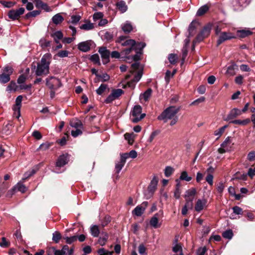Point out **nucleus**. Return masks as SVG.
<instances>
[{
  "mask_svg": "<svg viewBox=\"0 0 255 255\" xmlns=\"http://www.w3.org/2000/svg\"><path fill=\"white\" fill-rule=\"evenodd\" d=\"M52 56L50 53L45 54L42 57L40 62L37 64L35 74L37 76L47 75L49 73V64L51 61Z\"/></svg>",
  "mask_w": 255,
  "mask_h": 255,
  "instance_id": "obj_1",
  "label": "nucleus"
},
{
  "mask_svg": "<svg viewBox=\"0 0 255 255\" xmlns=\"http://www.w3.org/2000/svg\"><path fill=\"white\" fill-rule=\"evenodd\" d=\"M178 111L179 109L174 106L169 107L158 117V119L162 120L164 123H166L168 120L177 117L176 114Z\"/></svg>",
  "mask_w": 255,
  "mask_h": 255,
  "instance_id": "obj_2",
  "label": "nucleus"
},
{
  "mask_svg": "<svg viewBox=\"0 0 255 255\" xmlns=\"http://www.w3.org/2000/svg\"><path fill=\"white\" fill-rule=\"evenodd\" d=\"M142 108L139 105H136L133 108L131 112L130 120L133 123H136L143 119L145 116V114H141Z\"/></svg>",
  "mask_w": 255,
  "mask_h": 255,
  "instance_id": "obj_3",
  "label": "nucleus"
},
{
  "mask_svg": "<svg viewBox=\"0 0 255 255\" xmlns=\"http://www.w3.org/2000/svg\"><path fill=\"white\" fill-rule=\"evenodd\" d=\"M234 143L230 137H227L223 142L221 144V146L218 148V151L220 154H223L226 152H230L233 150Z\"/></svg>",
  "mask_w": 255,
  "mask_h": 255,
  "instance_id": "obj_4",
  "label": "nucleus"
},
{
  "mask_svg": "<svg viewBox=\"0 0 255 255\" xmlns=\"http://www.w3.org/2000/svg\"><path fill=\"white\" fill-rule=\"evenodd\" d=\"M123 93V90L121 89H114L105 100V102L107 104L111 103L115 99L119 98Z\"/></svg>",
  "mask_w": 255,
  "mask_h": 255,
  "instance_id": "obj_5",
  "label": "nucleus"
},
{
  "mask_svg": "<svg viewBox=\"0 0 255 255\" xmlns=\"http://www.w3.org/2000/svg\"><path fill=\"white\" fill-rule=\"evenodd\" d=\"M24 11L25 9L23 7H20L17 9H12L8 12V16L12 20L18 19L20 16L24 13Z\"/></svg>",
  "mask_w": 255,
  "mask_h": 255,
  "instance_id": "obj_6",
  "label": "nucleus"
},
{
  "mask_svg": "<svg viewBox=\"0 0 255 255\" xmlns=\"http://www.w3.org/2000/svg\"><path fill=\"white\" fill-rule=\"evenodd\" d=\"M234 38H235V36L231 32H221L218 36V39L217 42V45L219 46L226 40H230Z\"/></svg>",
  "mask_w": 255,
  "mask_h": 255,
  "instance_id": "obj_7",
  "label": "nucleus"
},
{
  "mask_svg": "<svg viewBox=\"0 0 255 255\" xmlns=\"http://www.w3.org/2000/svg\"><path fill=\"white\" fill-rule=\"evenodd\" d=\"M46 85L50 89H55L60 87L61 82L58 79L51 77L47 79Z\"/></svg>",
  "mask_w": 255,
  "mask_h": 255,
  "instance_id": "obj_8",
  "label": "nucleus"
},
{
  "mask_svg": "<svg viewBox=\"0 0 255 255\" xmlns=\"http://www.w3.org/2000/svg\"><path fill=\"white\" fill-rule=\"evenodd\" d=\"M124 36H120L118 39V42L120 43L123 46H129L130 47H134L135 45L136 42L133 39H127Z\"/></svg>",
  "mask_w": 255,
  "mask_h": 255,
  "instance_id": "obj_9",
  "label": "nucleus"
},
{
  "mask_svg": "<svg viewBox=\"0 0 255 255\" xmlns=\"http://www.w3.org/2000/svg\"><path fill=\"white\" fill-rule=\"evenodd\" d=\"M73 252V248H71L69 249L67 245H64L63 246L62 249L61 250H55L54 254L55 255H66V254L67 253L68 255H72Z\"/></svg>",
  "mask_w": 255,
  "mask_h": 255,
  "instance_id": "obj_10",
  "label": "nucleus"
},
{
  "mask_svg": "<svg viewBox=\"0 0 255 255\" xmlns=\"http://www.w3.org/2000/svg\"><path fill=\"white\" fill-rule=\"evenodd\" d=\"M210 31L211 27L209 25L205 26L201 32L197 35L196 37L197 41L200 42L203 40L210 34Z\"/></svg>",
  "mask_w": 255,
  "mask_h": 255,
  "instance_id": "obj_11",
  "label": "nucleus"
},
{
  "mask_svg": "<svg viewBox=\"0 0 255 255\" xmlns=\"http://www.w3.org/2000/svg\"><path fill=\"white\" fill-rule=\"evenodd\" d=\"M148 205L147 202H143L141 205L137 206L132 211V214L136 216H140L144 212Z\"/></svg>",
  "mask_w": 255,
  "mask_h": 255,
  "instance_id": "obj_12",
  "label": "nucleus"
},
{
  "mask_svg": "<svg viewBox=\"0 0 255 255\" xmlns=\"http://www.w3.org/2000/svg\"><path fill=\"white\" fill-rule=\"evenodd\" d=\"M69 161V155L68 154L60 155L56 162V165L57 167H62L66 164Z\"/></svg>",
  "mask_w": 255,
  "mask_h": 255,
  "instance_id": "obj_13",
  "label": "nucleus"
},
{
  "mask_svg": "<svg viewBox=\"0 0 255 255\" xmlns=\"http://www.w3.org/2000/svg\"><path fill=\"white\" fill-rule=\"evenodd\" d=\"M207 201L206 199H199L197 201L195 206V210L199 212L207 207Z\"/></svg>",
  "mask_w": 255,
  "mask_h": 255,
  "instance_id": "obj_14",
  "label": "nucleus"
},
{
  "mask_svg": "<svg viewBox=\"0 0 255 255\" xmlns=\"http://www.w3.org/2000/svg\"><path fill=\"white\" fill-rule=\"evenodd\" d=\"M91 41H86L79 43L78 44V48L82 52H87L91 49Z\"/></svg>",
  "mask_w": 255,
  "mask_h": 255,
  "instance_id": "obj_15",
  "label": "nucleus"
},
{
  "mask_svg": "<svg viewBox=\"0 0 255 255\" xmlns=\"http://www.w3.org/2000/svg\"><path fill=\"white\" fill-rule=\"evenodd\" d=\"M196 194V190L195 189L192 188L186 191L185 194V198L186 202H191L193 203V200Z\"/></svg>",
  "mask_w": 255,
  "mask_h": 255,
  "instance_id": "obj_16",
  "label": "nucleus"
},
{
  "mask_svg": "<svg viewBox=\"0 0 255 255\" xmlns=\"http://www.w3.org/2000/svg\"><path fill=\"white\" fill-rule=\"evenodd\" d=\"M158 183V178L157 176H154L148 187V190L152 195L156 190Z\"/></svg>",
  "mask_w": 255,
  "mask_h": 255,
  "instance_id": "obj_17",
  "label": "nucleus"
},
{
  "mask_svg": "<svg viewBox=\"0 0 255 255\" xmlns=\"http://www.w3.org/2000/svg\"><path fill=\"white\" fill-rule=\"evenodd\" d=\"M159 214H155L150 220V225L155 229L158 228L161 226V223H159Z\"/></svg>",
  "mask_w": 255,
  "mask_h": 255,
  "instance_id": "obj_18",
  "label": "nucleus"
},
{
  "mask_svg": "<svg viewBox=\"0 0 255 255\" xmlns=\"http://www.w3.org/2000/svg\"><path fill=\"white\" fill-rule=\"evenodd\" d=\"M242 114V112L239 109L234 108L232 109L230 113L227 116V117L226 119V121H229L232 119H233L241 115Z\"/></svg>",
  "mask_w": 255,
  "mask_h": 255,
  "instance_id": "obj_19",
  "label": "nucleus"
},
{
  "mask_svg": "<svg viewBox=\"0 0 255 255\" xmlns=\"http://www.w3.org/2000/svg\"><path fill=\"white\" fill-rule=\"evenodd\" d=\"M98 51L101 54L102 58L106 60V63L107 62L109 61V58L110 55V51L107 50L105 47H101L99 48Z\"/></svg>",
  "mask_w": 255,
  "mask_h": 255,
  "instance_id": "obj_20",
  "label": "nucleus"
},
{
  "mask_svg": "<svg viewBox=\"0 0 255 255\" xmlns=\"http://www.w3.org/2000/svg\"><path fill=\"white\" fill-rule=\"evenodd\" d=\"M126 161V157L121 155L120 161L116 163V173L119 174L120 171L121 170L123 166H124Z\"/></svg>",
  "mask_w": 255,
  "mask_h": 255,
  "instance_id": "obj_21",
  "label": "nucleus"
},
{
  "mask_svg": "<svg viewBox=\"0 0 255 255\" xmlns=\"http://www.w3.org/2000/svg\"><path fill=\"white\" fill-rule=\"evenodd\" d=\"M35 1V6L36 7L41 8L48 12L51 11V9L46 3L43 2L40 0H36Z\"/></svg>",
  "mask_w": 255,
  "mask_h": 255,
  "instance_id": "obj_22",
  "label": "nucleus"
},
{
  "mask_svg": "<svg viewBox=\"0 0 255 255\" xmlns=\"http://www.w3.org/2000/svg\"><path fill=\"white\" fill-rule=\"evenodd\" d=\"M70 125L74 128H84L81 121L77 119H73L70 121Z\"/></svg>",
  "mask_w": 255,
  "mask_h": 255,
  "instance_id": "obj_23",
  "label": "nucleus"
},
{
  "mask_svg": "<svg viewBox=\"0 0 255 255\" xmlns=\"http://www.w3.org/2000/svg\"><path fill=\"white\" fill-rule=\"evenodd\" d=\"M90 233L94 237H98L100 234V230L99 226L97 225H92L90 227Z\"/></svg>",
  "mask_w": 255,
  "mask_h": 255,
  "instance_id": "obj_24",
  "label": "nucleus"
},
{
  "mask_svg": "<svg viewBox=\"0 0 255 255\" xmlns=\"http://www.w3.org/2000/svg\"><path fill=\"white\" fill-rule=\"evenodd\" d=\"M152 92L151 89H148L142 95L140 96V100L147 101L151 97Z\"/></svg>",
  "mask_w": 255,
  "mask_h": 255,
  "instance_id": "obj_25",
  "label": "nucleus"
},
{
  "mask_svg": "<svg viewBox=\"0 0 255 255\" xmlns=\"http://www.w3.org/2000/svg\"><path fill=\"white\" fill-rule=\"evenodd\" d=\"M142 75V70H139L137 73L135 75L134 78L130 82H128V86L130 87L133 83L137 82L140 79Z\"/></svg>",
  "mask_w": 255,
  "mask_h": 255,
  "instance_id": "obj_26",
  "label": "nucleus"
},
{
  "mask_svg": "<svg viewBox=\"0 0 255 255\" xmlns=\"http://www.w3.org/2000/svg\"><path fill=\"white\" fill-rule=\"evenodd\" d=\"M209 9V6L208 4L204 5L198 9L196 15L199 16H202L206 13Z\"/></svg>",
  "mask_w": 255,
  "mask_h": 255,
  "instance_id": "obj_27",
  "label": "nucleus"
},
{
  "mask_svg": "<svg viewBox=\"0 0 255 255\" xmlns=\"http://www.w3.org/2000/svg\"><path fill=\"white\" fill-rule=\"evenodd\" d=\"M102 235H103V237H100L98 239V243L101 246H104L106 245L109 236L107 233H102Z\"/></svg>",
  "mask_w": 255,
  "mask_h": 255,
  "instance_id": "obj_28",
  "label": "nucleus"
},
{
  "mask_svg": "<svg viewBox=\"0 0 255 255\" xmlns=\"http://www.w3.org/2000/svg\"><path fill=\"white\" fill-rule=\"evenodd\" d=\"M14 191H20L24 193L26 191V187L21 183L18 182L13 188Z\"/></svg>",
  "mask_w": 255,
  "mask_h": 255,
  "instance_id": "obj_29",
  "label": "nucleus"
},
{
  "mask_svg": "<svg viewBox=\"0 0 255 255\" xmlns=\"http://www.w3.org/2000/svg\"><path fill=\"white\" fill-rule=\"evenodd\" d=\"M52 19L54 24H58L63 21L64 18L60 13H57L53 16Z\"/></svg>",
  "mask_w": 255,
  "mask_h": 255,
  "instance_id": "obj_30",
  "label": "nucleus"
},
{
  "mask_svg": "<svg viewBox=\"0 0 255 255\" xmlns=\"http://www.w3.org/2000/svg\"><path fill=\"white\" fill-rule=\"evenodd\" d=\"M122 29L124 31V32L129 33L132 30L133 28L131 24L129 22H126L122 25Z\"/></svg>",
  "mask_w": 255,
  "mask_h": 255,
  "instance_id": "obj_31",
  "label": "nucleus"
},
{
  "mask_svg": "<svg viewBox=\"0 0 255 255\" xmlns=\"http://www.w3.org/2000/svg\"><path fill=\"white\" fill-rule=\"evenodd\" d=\"M121 155L122 156H125L126 157V159L128 157H131L132 158H135L137 157V154L135 150H132L128 153H125L121 154Z\"/></svg>",
  "mask_w": 255,
  "mask_h": 255,
  "instance_id": "obj_32",
  "label": "nucleus"
},
{
  "mask_svg": "<svg viewBox=\"0 0 255 255\" xmlns=\"http://www.w3.org/2000/svg\"><path fill=\"white\" fill-rule=\"evenodd\" d=\"M238 35L242 38L245 37L252 34V32L249 30H241L238 31Z\"/></svg>",
  "mask_w": 255,
  "mask_h": 255,
  "instance_id": "obj_33",
  "label": "nucleus"
},
{
  "mask_svg": "<svg viewBox=\"0 0 255 255\" xmlns=\"http://www.w3.org/2000/svg\"><path fill=\"white\" fill-rule=\"evenodd\" d=\"M251 122V120L250 119H246L244 120H234L232 122H231V123L235 124H238V125H247L248 124H249Z\"/></svg>",
  "mask_w": 255,
  "mask_h": 255,
  "instance_id": "obj_34",
  "label": "nucleus"
},
{
  "mask_svg": "<svg viewBox=\"0 0 255 255\" xmlns=\"http://www.w3.org/2000/svg\"><path fill=\"white\" fill-rule=\"evenodd\" d=\"M193 203L191 202H186L185 205L182 209V214L183 215H185L188 211V209H192Z\"/></svg>",
  "mask_w": 255,
  "mask_h": 255,
  "instance_id": "obj_35",
  "label": "nucleus"
},
{
  "mask_svg": "<svg viewBox=\"0 0 255 255\" xmlns=\"http://www.w3.org/2000/svg\"><path fill=\"white\" fill-rule=\"evenodd\" d=\"M227 128V126H224L214 131V135L217 136V139H218L224 133L225 129Z\"/></svg>",
  "mask_w": 255,
  "mask_h": 255,
  "instance_id": "obj_36",
  "label": "nucleus"
},
{
  "mask_svg": "<svg viewBox=\"0 0 255 255\" xmlns=\"http://www.w3.org/2000/svg\"><path fill=\"white\" fill-rule=\"evenodd\" d=\"M134 135L133 133H126L125 134V138L128 141L129 144H132L134 141Z\"/></svg>",
  "mask_w": 255,
  "mask_h": 255,
  "instance_id": "obj_37",
  "label": "nucleus"
},
{
  "mask_svg": "<svg viewBox=\"0 0 255 255\" xmlns=\"http://www.w3.org/2000/svg\"><path fill=\"white\" fill-rule=\"evenodd\" d=\"M178 59V56L175 54H170L168 56V60L170 64L174 65L176 63Z\"/></svg>",
  "mask_w": 255,
  "mask_h": 255,
  "instance_id": "obj_38",
  "label": "nucleus"
},
{
  "mask_svg": "<svg viewBox=\"0 0 255 255\" xmlns=\"http://www.w3.org/2000/svg\"><path fill=\"white\" fill-rule=\"evenodd\" d=\"M83 128H75V129L72 130L71 135L74 137H76L80 135H81L83 132Z\"/></svg>",
  "mask_w": 255,
  "mask_h": 255,
  "instance_id": "obj_39",
  "label": "nucleus"
},
{
  "mask_svg": "<svg viewBox=\"0 0 255 255\" xmlns=\"http://www.w3.org/2000/svg\"><path fill=\"white\" fill-rule=\"evenodd\" d=\"M117 6L122 12H125L127 9V6L124 1H120L117 3Z\"/></svg>",
  "mask_w": 255,
  "mask_h": 255,
  "instance_id": "obj_40",
  "label": "nucleus"
},
{
  "mask_svg": "<svg viewBox=\"0 0 255 255\" xmlns=\"http://www.w3.org/2000/svg\"><path fill=\"white\" fill-rule=\"evenodd\" d=\"M93 28L94 24L90 22L83 24L80 26V28L81 29H84L85 30H91L93 29Z\"/></svg>",
  "mask_w": 255,
  "mask_h": 255,
  "instance_id": "obj_41",
  "label": "nucleus"
},
{
  "mask_svg": "<svg viewBox=\"0 0 255 255\" xmlns=\"http://www.w3.org/2000/svg\"><path fill=\"white\" fill-rule=\"evenodd\" d=\"M99 255H113V252H110L104 248H101L97 251Z\"/></svg>",
  "mask_w": 255,
  "mask_h": 255,
  "instance_id": "obj_42",
  "label": "nucleus"
},
{
  "mask_svg": "<svg viewBox=\"0 0 255 255\" xmlns=\"http://www.w3.org/2000/svg\"><path fill=\"white\" fill-rule=\"evenodd\" d=\"M61 239V235L59 232L56 231L53 233L52 240L54 242H55L56 243H58Z\"/></svg>",
  "mask_w": 255,
  "mask_h": 255,
  "instance_id": "obj_43",
  "label": "nucleus"
},
{
  "mask_svg": "<svg viewBox=\"0 0 255 255\" xmlns=\"http://www.w3.org/2000/svg\"><path fill=\"white\" fill-rule=\"evenodd\" d=\"M10 80V77L5 74L2 73L0 75V83H6Z\"/></svg>",
  "mask_w": 255,
  "mask_h": 255,
  "instance_id": "obj_44",
  "label": "nucleus"
},
{
  "mask_svg": "<svg viewBox=\"0 0 255 255\" xmlns=\"http://www.w3.org/2000/svg\"><path fill=\"white\" fill-rule=\"evenodd\" d=\"M39 44L41 47L45 48L50 45V41L47 40L45 38H41L39 41Z\"/></svg>",
  "mask_w": 255,
  "mask_h": 255,
  "instance_id": "obj_45",
  "label": "nucleus"
},
{
  "mask_svg": "<svg viewBox=\"0 0 255 255\" xmlns=\"http://www.w3.org/2000/svg\"><path fill=\"white\" fill-rule=\"evenodd\" d=\"M40 13V10H33L32 11L29 12L27 13L25 17L26 18H29L30 17H35L37 15H39Z\"/></svg>",
  "mask_w": 255,
  "mask_h": 255,
  "instance_id": "obj_46",
  "label": "nucleus"
},
{
  "mask_svg": "<svg viewBox=\"0 0 255 255\" xmlns=\"http://www.w3.org/2000/svg\"><path fill=\"white\" fill-rule=\"evenodd\" d=\"M51 36L53 37L54 39H59L61 40L62 39L63 37V33L61 31H57L51 34Z\"/></svg>",
  "mask_w": 255,
  "mask_h": 255,
  "instance_id": "obj_47",
  "label": "nucleus"
},
{
  "mask_svg": "<svg viewBox=\"0 0 255 255\" xmlns=\"http://www.w3.org/2000/svg\"><path fill=\"white\" fill-rule=\"evenodd\" d=\"M108 88L107 84H101L99 88L96 90L97 94L102 95Z\"/></svg>",
  "mask_w": 255,
  "mask_h": 255,
  "instance_id": "obj_48",
  "label": "nucleus"
},
{
  "mask_svg": "<svg viewBox=\"0 0 255 255\" xmlns=\"http://www.w3.org/2000/svg\"><path fill=\"white\" fill-rule=\"evenodd\" d=\"M236 66L235 65H232L228 67L227 70V73L230 76H233L235 74V69Z\"/></svg>",
  "mask_w": 255,
  "mask_h": 255,
  "instance_id": "obj_49",
  "label": "nucleus"
},
{
  "mask_svg": "<svg viewBox=\"0 0 255 255\" xmlns=\"http://www.w3.org/2000/svg\"><path fill=\"white\" fill-rule=\"evenodd\" d=\"M174 168L170 166H166L164 169L165 175H170L174 174Z\"/></svg>",
  "mask_w": 255,
  "mask_h": 255,
  "instance_id": "obj_50",
  "label": "nucleus"
},
{
  "mask_svg": "<svg viewBox=\"0 0 255 255\" xmlns=\"http://www.w3.org/2000/svg\"><path fill=\"white\" fill-rule=\"evenodd\" d=\"M64 239L66 240V242L68 244H71L73 242H75L77 240V236H73L70 237H64Z\"/></svg>",
  "mask_w": 255,
  "mask_h": 255,
  "instance_id": "obj_51",
  "label": "nucleus"
},
{
  "mask_svg": "<svg viewBox=\"0 0 255 255\" xmlns=\"http://www.w3.org/2000/svg\"><path fill=\"white\" fill-rule=\"evenodd\" d=\"M222 236L224 238L231 239L233 237V233L231 230H228L224 232L223 233Z\"/></svg>",
  "mask_w": 255,
  "mask_h": 255,
  "instance_id": "obj_52",
  "label": "nucleus"
},
{
  "mask_svg": "<svg viewBox=\"0 0 255 255\" xmlns=\"http://www.w3.org/2000/svg\"><path fill=\"white\" fill-rule=\"evenodd\" d=\"M90 60L95 64H97L99 65L101 64L99 56L97 54L92 55L90 57Z\"/></svg>",
  "mask_w": 255,
  "mask_h": 255,
  "instance_id": "obj_53",
  "label": "nucleus"
},
{
  "mask_svg": "<svg viewBox=\"0 0 255 255\" xmlns=\"http://www.w3.org/2000/svg\"><path fill=\"white\" fill-rule=\"evenodd\" d=\"M111 222V217L109 216H106L101 221V226L104 227Z\"/></svg>",
  "mask_w": 255,
  "mask_h": 255,
  "instance_id": "obj_54",
  "label": "nucleus"
},
{
  "mask_svg": "<svg viewBox=\"0 0 255 255\" xmlns=\"http://www.w3.org/2000/svg\"><path fill=\"white\" fill-rule=\"evenodd\" d=\"M159 133V131L158 130H155L152 132L148 139H147V141L149 143H151L154 138L158 135Z\"/></svg>",
  "mask_w": 255,
  "mask_h": 255,
  "instance_id": "obj_55",
  "label": "nucleus"
},
{
  "mask_svg": "<svg viewBox=\"0 0 255 255\" xmlns=\"http://www.w3.org/2000/svg\"><path fill=\"white\" fill-rule=\"evenodd\" d=\"M10 245V242L7 241L5 238L2 237L0 242V246L2 248H7Z\"/></svg>",
  "mask_w": 255,
  "mask_h": 255,
  "instance_id": "obj_56",
  "label": "nucleus"
},
{
  "mask_svg": "<svg viewBox=\"0 0 255 255\" xmlns=\"http://www.w3.org/2000/svg\"><path fill=\"white\" fill-rule=\"evenodd\" d=\"M13 72V69L9 66H6L3 69L2 73L5 74L10 77Z\"/></svg>",
  "mask_w": 255,
  "mask_h": 255,
  "instance_id": "obj_57",
  "label": "nucleus"
},
{
  "mask_svg": "<svg viewBox=\"0 0 255 255\" xmlns=\"http://www.w3.org/2000/svg\"><path fill=\"white\" fill-rule=\"evenodd\" d=\"M22 100V96L20 95L18 96L15 100V105L14 106L13 108H21V103Z\"/></svg>",
  "mask_w": 255,
  "mask_h": 255,
  "instance_id": "obj_58",
  "label": "nucleus"
},
{
  "mask_svg": "<svg viewBox=\"0 0 255 255\" xmlns=\"http://www.w3.org/2000/svg\"><path fill=\"white\" fill-rule=\"evenodd\" d=\"M51 146V144L49 142H45L41 144L39 147V149L42 150H46L48 149Z\"/></svg>",
  "mask_w": 255,
  "mask_h": 255,
  "instance_id": "obj_59",
  "label": "nucleus"
},
{
  "mask_svg": "<svg viewBox=\"0 0 255 255\" xmlns=\"http://www.w3.org/2000/svg\"><path fill=\"white\" fill-rule=\"evenodd\" d=\"M138 253L143 255H147L146 248L143 244L139 245L138 247Z\"/></svg>",
  "mask_w": 255,
  "mask_h": 255,
  "instance_id": "obj_60",
  "label": "nucleus"
},
{
  "mask_svg": "<svg viewBox=\"0 0 255 255\" xmlns=\"http://www.w3.org/2000/svg\"><path fill=\"white\" fill-rule=\"evenodd\" d=\"M69 54V52L67 50H62L60 51L57 54L56 56L61 57H67Z\"/></svg>",
  "mask_w": 255,
  "mask_h": 255,
  "instance_id": "obj_61",
  "label": "nucleus"
},
{
  "mask_svg": "<svg viewBox=\"0 0 255 255\" xmlns=\"http://www.w3.org/2000/svg\"><path fill=\"white\" fill-rule=\"evenodd\" d=\"M97 76L101 79L102 82H106L110 79V76L108 74L105 73L102 75H97Z\"/></svg>",
  "mask_w": 255,
  "mask_h": 255,
  "instance_id": "obj_62",
  "label": "nucleus"
},
{
  "mask_svg": "<svg viewBox=\"0 0 255 255\" xmlns=\"http://www.w3.org/2000/svg\"><path fill=\"white\" fill-rule=\"evenodd\" d=\"M233 212L237 215H242L243 210L239 206H235L233 208Z\"/></svg>",
  "mask_w": 255,
  "mask_h": 255,
  "instance_id": "obj_63",
  "label": "nucleus"
},
{
  "mask_svg": "<svg viewBox=\"0 0 255 255\" xmlns=\"http://www.w3.org/2000/svg\"><path fill=\"white\" fill-rule=\"evenodd\" d=\"M248 159L249 161H252L255 160V151H252L248 154Z\"/></svg>",
  "mask_w": 255,
  "mask_h": 255,
  "instance_id": "obj_64",
  "label": "nucleus"
}]
</instances>
